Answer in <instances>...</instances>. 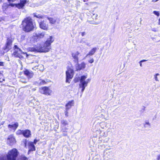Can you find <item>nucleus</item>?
Returning <instances> with one entry per match:
<instances>
[{"label":"nucleus","instance_id":"nucleus-1","mask_svg":"<svg viewBox=\"0 0 160 160\" xmlns=\"http://www.w3.org/2000/svg\"><path fill=\"white\" fill-rule=\"evenodd\" d=\"M54 40L52 36L48 38L43 45H39L35 47L30 48L29 51L39 52H49L51 49V44Z\"/></svg>","mask_w":160,"mask_h":160},{"label":"nucleus","instance_id":"nucleus-2","mask_svg":"<svg viewBox=\"0 0 160 160\" xmlns=\"http://www.w3.org/2000/svg\"><path fill=\"white\" fill-rule=\"evenodd\" d=\"M22 28L26 32H29L32 30L34 27L32 19L30 17L25 18L22 22Z\"/></svg>","mask_w":160,"mask_h":160},{"label":"nucleus","instance_id":"nucleus-3","mask_svg":"<svg viewBox=\"0 0 160 160\" xmlns=\"http://www.w3.org/2000/svg\"><path fill=\"white\" fill-rule=\"evenodd\" d=\"M87 78V76L83 75L81 76L80 78L79 88H82V94L84 91L86 87L87 86L89 81L90 80V79H88L86 81H85V80Z\"/></svg>","mask_w":160,"mask_h":160},{"label":"nucleus","instance_id":"nucleus-4","mask_svg":"<svg viewBox=\"0 0 160 160\" xmlns=\"http://www.w3.org/2000/svg\"><path fill=\"white\" fill-rule=\"evenodd\" d=\"M18 154V150L15 148L10 151L7 155V159L3 160H16Z\"/></svg>","mask_w":160,"mask_h":160},{"label":"nucleus","instance_id":"nucleus-5","mask_svg":"<svg viewBox=\"0 0 160 160\" xmlns=\"http://www.w3.org/2000/svg\"><path fill=\"white\" fill-rule=\"evenodd\" d=\"M66 82L70 83V79H72L73 77L74 74L73 70L71 68H68L66 71Z\"/></svg>","mask_w":160,"mask_h":160},{"label":"nucleus","instance_id":"nucleus-6","mask_svg":"<svg viewBox=\"0 0 160 160\" xmlns=\"http://www.w3.org/2000/svg\"><path fill=\"white\" fill-rule=\"evenodd\" d=\"M12 42V41L11 39L9 38H8L5 45L3 48V54L7 52L11 48Z\"/></svg>","mask_w":160,"mask_h":160},{"label":"nucleus","instance_id":"nucleus-7","mask_svg":"<svg viewBox=\"0 0 160 160\" xmlns=\"http://www.w3.org/2000/svg\"><path fill=\"white\" fill-rule=\"evenodd\" d=\"M16 142V139L13 134H11L8 136L7 139V143L8 144L12 146L15 144Z\"/></svg>","mask_w":160,"mask_h":160},{"label":"nucleus","instance_id":"nucleus-8","mask_svg":"<svg viewBox=\"0 0 160 160\" xmlns=\"http://www.w3.org/2000/svg\"><path fill=\"white\" fill-rule=\"evenodd\" d=\"M39 92L41 93L46 95H49L51 92V91L48 88L46 87L40 88Z\"/></svg>","mask_w":160,"mask_h":160},{"label":"nucleus","instance_id":"nucleus-9","mask_svg":"<svg viewBox=\"0 0 160 160\" xmlns=\"http://www.w3.org/2000/svg\"><path fill=\"white\" fill-rule=\"evenodd\" d=\"M72 55L73 58V61L75 63H77L78 62V57L79 56H80V52L78 51L72 53Z\"/></svg>","mask_w":160,"mask_h":160},{"label":"nucleus","instance_id":"nucleus-10","mask_svg":"<svg viewBox=\"0 0 160 160\" xmlns=\"http://www.w3.org/2000/svg\"><path fill=\"white\" fill-rule=\"evenodd\" d=\"M14 48L15 49V51L13 53L14 55L18 57V55L20 54H24V53L22 52L21 49L19 48L17 45H14Z\"/></svg>","mask_w":160,"mask_h":160},{"label":"nucleus","instance_id":"nucleus-11","mask_svg":"<svg viewBox=\"0 0 160 160\" xmlns=\"http://www.w3.org/2000/svg\"><path fill=\"white\" fill-rule=\"evenodd\" d=\"M76 63L75 67L77 71L84 69L85 68L86 64L84 62H82L81 64H78V62Z\"/></svg>","mask_w":160,"mask_h":160},{"label":"nucleus","instance_id":"nucleus-12","mask_svg":"<svg viewBox=\"0 0 160 160\" xmlns=\"http://www.w3.org/2000/svg\"><path fill=\"white\" fill-rule=\"evenodd\" d=\"M24 74L29 79L32 78L34 75V73L32 71H29L28 69H26L24 71Z\"/></svg>","mask_w":160,"mask_h":160},{"label":"nucleus","instance_id":"nucleus-13","mask_svg":"<svg viewBox=\"0 0 160 160\" xmlns=\"http://www.w3.org/2000/svg\"><path fill=\"white\" fill-rule=\"evenodd\" d=\"M27 2V0H20V3H19L15 4V6L16 7L18 8V9H21L23 7Z\"/></svg>","mask_w":160,"mask_h":160},{"label":"nucleus","instance_id":"nucleus-14","mask_svg":"<svg viewBox=\"0 0 160 160\" xmlns=\"http://www.w3.org/2000/svg\"><path fill=\"white\" fill-rule=\"evenodd\" d=\"M106 157L107 160H112L114 157V153L111 151H108L106 152Z\"/></svg>","mask_w":160,"mask_h":160},{"label":"nucleus","instance_id":"nucleus-15","mask_svg":"<svg viewBox=\"0 0 160 160\" xmlns=\"http://www.w3.org/2000/svg\"><path fill=\"white\" fill-rule=\"evenodd\" d=\"M39 24L40 28L42 29L46 30L48 28V25L46 24L44 21L40 22Z\"/></svg>","mask_w":160,"mask_h":160},{"label":"nucleus","instance_id":"nucleus-16","mask_svg":"<svg viewBox=\"0 0 160 160\" xmlns=\"http://www.w3.org/2000/svg\"><path fill=\"white\" fill-rule=\"evenodd\" d=\"M97 50V48L96 47L93 48H92L86 56V57H88L89 56H92L93 55Z\"/></svg>","mask_w":160,"mask_h":160},{"label":"nucleus","instance_id":"nucleus-17","mask_svg":"<svg viewBox=\"0 0 160 160\" xmlns=\"http://www.w3.org/2000/svg\"><path fill=\"white\" fill-rule=\"evenodd\" d=\"M79 43L82 44H84L88 46H91L90 43L88 42V40L85 38H82L81 39L79 42Z\"/></svg>","mask_w":160,"mask_h":160},{"label":"nucleus","instance_id":"nucleus-18","mask_svg":"<svg viewBox=\"0 0 160 160\" xmlns=\"http://www.w3.org/2000/svg\"><path fill=\"white\" fill-rule=\"evenodd\" d=\"M18 126V123L16 122L13 124H9L8 125V127L9 128H11L12 129L15 130Z\"/></svg>","mask_w":160,"mask_h":160},{"label":"nucleus","instance_id":"nucleus-19","mask_svg":"<svg viewBox=\"0 0 160 160\" xmlns=\"http://www.w3.org/2000/svg\"><path fill=\"white\" fill-rule=\"evenodd\" d=\"M28 144L29 151H34L35 150V148L32 142H29Z\"/></svg>","mask_w":160,"mask_h":160},{"label":"nucleus","instance_id":"nucleus-20","mask_svg":"<svg viewBox=\"0 0 160 160\" xmlns=\"http://www.w3.org/2000/svg\"><path fill=\"white\" fill-rule=\"evenodd\" d=\"M23 135L25 137L28 138L31 135V132L28 129L23 130Z\"/></svg>","mask_w":160,"mask_h":160},{"label":"nucleus","instance_id":"nucleus-21","mask_svg":"<svg viewBox=\"0 0 160 160\" xmlns=\"http://www.w3.org/2000/svg\"><path fill=\"white\" fill-rule=\"evenodd\" d=\"M73 100L69 101L66 105V110L68 111L72 106H73Z\"/></svg>","mask_w":160,"mask_h":160},{"label":"nucleus","instance_id":"nucleus-22","mask_svg":"<svg viewBox=\"0 0 160 160\" xmlns=\"http://www.w3.org/2000/svg\"><path fill=\"white\" fill-rule=\"evenodd\" d=\"M45 32H38L35 33L36 36L40 38H42L45 35Z\"/></svg>","mask_w":160,"mask_h":160},{"label":"nucleus","instance_id":"nucleus-23","mask_svg":"<svg viewBox=\"0 0 160 160\" xmlns=\"http://www.w3.org/2000/svg\"><path fill=\"white\" fill-rule=\"evenodd\" d=\"M33 14L34 17L38 18H44L46 17L45 15H42L41 14H39L37 13H34Z\"/></svg>","mask_w":160,"mask_h":160},{"label":"nucleus","instance_id":"nucleus-24","mask_svg":"<svg viewBox=\"0 0 160 160\" xmlns=\"http://www.w3.org/2000/svg\"><path fill=\"white\" fill-rule=\"evenodd\" d=\"M47 17L48 18V19L49 20V22L51 23V24H54L56 22V20L53 19L52 18H49L48 17Z\"/></svg>","mask_w":160,"mask_h":160},{"label":"nucleus","instance_id":"nucleus-25","mask_svg":"<svg viewBox=\"0 0 160 160\" xmlns=\"http://www.w3.org/2000/svg\"><path fill=\"white\" fill-rule=\"evenodd\" d=\"M37 83L40 85H42L45 84L46 82L44 80L39 79L37 81Z\"/></svg>","mask_w":160,"mask_h":160},{"label":"nucleus","instance_id":"nucleus-26","mask_svg":"<svg viewBox=\"0 0 160 160\" xmlns=\"http://www.w3.org/2000/svg\"><path fill=\"white\" fill-rule=\"evenodd\" d=\"M61 123L63 126H66L68 124V121L66 120L62 119L61 120Z\"/></svg>","mask_w":160,"mask_h":160},{"label":"nucleus","instance_id":"nucleus-27","mask_svg":"<svg viewBox=\"0 0 160 160\" xmlns=\"http://www.w3.org/2000/svg\"><path fill=\"white\" fill-rule=\"evenodd\" d=\"M159 75V74L158 73H157L154 75V77L156 81H158L159 80L158 79L157 76Z\"/></svg>","mask_w":160,"mask_h":160},{"label":"nucleus","instance_id":"nucleus-28","mask_svg":"<svg viewBox=\"0 0 160 160\" xmlns=\"http://www.w3.org/2000/svg\"><path fill=\"white\" fill-rule=\"evenodd\" d=\"M23 130H18L16 132V133L17 134H22L23 135Z\"/></svg>","mask_w":160,"mask_h":160},{"label":"nucleus","instance_id":"nucleus-29","mask_svg":"<svg viewBox=\"0 0 160 160\" xmlns=\"http://www.w3.org/2000/svg\"><path fill=\"white\" fill-rule=\"evenodd\" d=\"M153 13L158 16H159L160 14L159 12L156 11H154L153 12Z\"/></svg>","mask_w":160,"mask_h":160},{"label":"nucleus","instance_id":"nucleus-30","mask_svg":"<svg viewBox=\"0 0 160 160\" xmlns=\"http://www.w3.org/2000/svg\"><path fill=\"white\" fill-rule=\"evenodd\" d=\"M20 160H28V159L26 157L22 156Z\"/></svg>","mask_w":160,"mask_h":160},{"label":"nucleus","instance_id":"nucleus-31","mask_svg":"<svg viewBox=\"0 0 160 160\" xmlns=\"http://www.w3.org/2000/svg\"><path fill=\"white\" fill-rule=\"evenodd\" d=\"M146 124L148 125L149 126H150V124L149 122H148V121H146L145 122V123L144 124V126L145 127H146Z\"/></svg>","mask_w":160,"mask_h":160},{"label":"nucleus","instance_id":"nucleus-32","mask_svg":"<svg viewBox=\"0 0 160 160\" xmlns=\"http://www.w3.org/2000/svg\"><path fill=\"white\" fill-rule=\"evenodd\" d=\"M94 60L93 59V58H92L91 59L89 60L88 61V62L91 63H92L94 62Z\"/></svg>","mask_w":160,"mask_h":160},{"label":"nucleus","instance_id":"nucleus-33","mask_svg":"<svg viewBox=\"0 0 160 160\" xmlns=\"http://www.w3.org/2000/svg\"><path fill=\"white\" fill-rule=\"evenodd\" d=\"M80 33L81 34V35H82V37L84 36L85 35V34H86L85 32H79V34H80Z\"/></svg>","mask_w":160,"mask_h":160},{"label":"nucleus","instance_id":"nucleus-34","mask_svg":"<svg viewBox=\"0 0 160 160\" xmlns=\"http://www.w3.org/2000/svg\"><path fill=\"white\" fill-rule=\"evenodd\" d=\"M38 141V140L37 139H35L34 140V142H33V144H36V143H37V142Z\"/></svg>","mask_w":160,"mask_h":160},{"label":"nucleus","instance_id":"nucleus-35","mask_svg":"<svg viewBox=\"0 0 160 160\" xmlns=\"http://www.w3.org/2000/svg\"><path fill=\"white\" fill-rule=\"evenodd\" d=\"M3 65V62H0V67L2 66Z\"/></svg>","mask_w":160,"mask_h":160},{"label":"nucleus","instance_id":"nucleus-36","mask_svg":"<svg viewBox=\"0 0 160 160\" xmlns=\"http://www.w3.org/2000/svg\"><path fill=\"white\" fill-rule=\"evenodd\" d=\"M80 78H79L78 79H75L74 80V82H78L79 81H80Z\"/></svg>","mask_w":160,"mask_h":160},{"label":"nucleus","instance_id":"nucleus-37","mask_svg":"<svg viewBox=\"0 0 160 160\" xmlns=\"http://www.w3.org/2000/svg\"><path fill=\"white\" fill-rule=\"evenodd\" d=\"M67 111L65 112V116L67 117L68 116V112H67V111Z\"/></svg>","mask_w":160,"mask_h":160},{"label":"nucleus","instance_id":"nucleus-38","mask_svg":"<svg viewBox=\"0 0 160 160\" xmlns=\"http://www.w3.org/2000/svg\"><path fill=\"white\" fill-rule=\"evenodd\" d=\"M15 4H12V3H10L9 5L10 6H12V7H14L15 6Z\"/></svg>","mask_w":160,"mask_h":160},{"label":"nucleus","instance_id":"nucleus-39","mask_svg":"<svg viewBox=\"0 0 160 160\" xmlns=\"http://www.w3.org/2000/svg\"><path fill=\"white\" fill-rule=\"evenodd\" d=\"M4 81V79L3 78H0V83L2 82L3 81Z\"/></svg>","mask_w":160,"mask_h":160},{"label":"nucleus","instance_id":"nucleus-40","mask_svg":"<svg viewBox=\"0 0 160 160\" xmlns=\"http://www.w3.org/2000/svg\"><path fill=\"white\" fill-rule=\"evenodd\" d=\"M157 159L158 160H160V155H158L157 156Z\"/></svg>","mask_w":160,"mask_h":160},{"label":"nucleus","instance_id":"nucleus-41","mask_svg":"<svg viewBox=\"0 0 160 160\" xmlns=\"http://www.w3.org/2000/svg\"><path fill=\"white\" fill-rule=\"evenodd\" d=\"M159 0H152V2H155L158 1Z\"/></svg>","mask_w":160,"mask_h":160},{"label":"nucleus","instance_id":"nucleus-42","mask_svg":"<svg viewBox=\"0 0 160 160\" xmlns=\"http://www.w3.org/2000/svg\"><path fill=\"white\" fill-rule=\"evenodd\" d=\"M148 2V0H145L144 1H143V2L144 3H147V2Z\"/></svg>","mask_w":160,"mask_h":160},{"label":"nucleus","instance_id":"nucleus-43","mask_svg":"<svg viewBox=\"0 0 160 160\" xmlns=\"http://www.w3.org/2000/svg\"><path fill=\"white\" fill-rule=\"evenodd\" d=\"M62 135V136H67V134L66 133H63Z\"/></svg>","mask_w":160,"mask_h":160},{"label":"nucleus","instance_id":"nucleus-44","mask_svg":"<svg viewBox=\"0 0 160 160\" xmlns=\"http://www.w3.org/2000/svg\"><path fill=\"white\" fill-rule=\"evenodd\" d=\"M146 61V60H142L141 61H140L141 62H145Z\"/></svg>","mask_w":160,"mask_h":160},{"label":"nucleus","instance_id":"nucleus-45","mask_svg":"<svg viewBox=\"0 0 160 160\" xmlns=\"http://www.w3.org/2000/svg\"><path fill=\"white\" fill-rule=\"evenodd\" d=\"M139 63H140V66L141 67H142V62H141L140 61Z\"/></svg>","mask_w":160,"mask_h":160},{"label":"nucleus","instance_id":"nucleus-46","mask_svg":"<svg viewBox=\"0 0 160 160\" xmlns=\"http://www.w3.org/2000/svg\"><path fill=\"white\" fill-rule=\"evenodd\" d=\"M158 24H159V25H160V21H159V23H158Z\"/></svg>","mask_w":160,"mask_h":160},{"label":"nucleus","instance_id":"nucleus-47","mask_svg":"<svg viewBox=\"0 0 160 160\" xmlns=\"http://www.w3.org/2000/svg\"><path fill=\"white\" fill-rule=\"evenodd\" d=\"M95 24H98V23H95Z\"/></svg>","mask_w":160,"mask_h":160}]
</instances>
